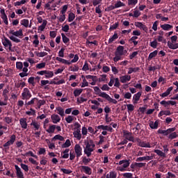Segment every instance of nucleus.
Returning a JSON list of instances; mask_svg holds the SVG:
<instances>
[{
  "mask_svg": "<svg viewBox=\"0 0 178 178\" xmlns=\"http://www.w3.org/2000/svg\"><path fill=\"white\" fill-rule=\"evenodd\" d=\"M31 126L33 127L32 129H33V131H38L40 128V123L36 122L35 120H32V122H31Z\"/></svg>",
  "mask_w": 178,
  "mask_h": 178,
  "instance_id": "ddd939ff",
  "label": "nucleus"
},
{
  "mask_svg": "<svg viewBox=\"0 0 178 178\" xmlns=\"http://www.w3.org/2000/svg\"><path fill=\"white\" fill-rule=\"evenodd\" d=\"M24 156H32V157H33L35 159H38V156L35 155V154H33V152H31V151H29V152L25 153V155H24Z\"/></svg>",
  "mask_w": 178,
  "mask_h": 178,
  "instance_id": "6e6d98bb",
  "label": "nucleus"
},
{
  "mask_svg": "<svg viewBox=\"0 0 178 178\" xmlns=\"http://www.w3.org/2000/svg\"><path fill=\"white\" fill-rule=\"evenodd\" d=\"M123 136L127 140H129L133 143L136 142L134 137L132 136V133H130L128 131H123Z\"/></svg>",
  "mask_w": 178,
  "mask_h": 178,
  "instance_id": "0eeeda50",
  "label": "nucleus"
},
{
  "mask_svg": "<svg viewBox=\"0 0 178 178\" xmlns=\"http://www.w3.org/2000/svg\"><path fill=\"white\" fill-rule=\"evenodd\" d=\"M122 176L124 178H134L133 174L132 173H129V172L124 173V174H122Z\"/></svg>",
  "mask_w": 178,
  "mask_h": 178,
  "instance_id": "e2e57ef3",
  "label": "nucleus"
},
{
  "mask_svg": "<svg viewBox=\"0 0 178 178\" xmlns=\"http://www.w3.org/2000/svg\"><path fill=\"white\" fill-rule=\"evenodd\" d=\"M46 66V63H40L39 64H36V69H43Z\"/></svg>",
  "mask_w": 178,
  "mask_h": 178,
  "instance_id": "8fccbe9b",
  "label": "nucleus"
},
{
  "mask_svg": "<svg viewBox=\"0 0 178 178\" xmlns=\"http://www.w3.org/2000/svg\"><path fill=\"white\" fill-rule=\"evenodd\" d=\"M46 75H44V77H46V79H50L52 78L54 76V72L53 71H47L46 70Z\"/></svg>",
  "mask_w": 178,
  "mask_h": 178,
  "instance_id": "4c0bfd02",
  "label": "nucleus"
},
{
  "mask_svg": "<svg viewBox=\"0 0 178 178\" xmlns=\"http://www.w3.org/2000/svg\"><path fill=\"white\" fill-rule=\"evenodd\" d=\"M60 170L62 171L64 174H66V175H70L72 172V170L64 169V168H60Z\"/></svg>",
  "mask_w": 178,
  "mask_h": 178,
  "instance_id": "0e129e2a",
  "label": "nucleus"
},
{
  "mask_svg": "<svg viewBox=\"0 0 178 178\" xmlns=\"http://www.w3.org/2000/svg\"><path fill=\"white\" fill-rule=\"evenodd\" d=\"M9 33L13 35H8V38L11 40V41L15 42V43H19L21 42L20 39L17 38V37L22 38L23 37V30L22 29H19L18 31L15 30H10Z\"/></svg>",
  "mask_w": 178,
  "mask_h": 178,
  "instance_id": "f03ea898",
  "label": "nucleus"
},
{
  "mask_svg": "<svg viewBox=\"0 0 178 178\" xmlns=\"http://www.w3.org/2000/svg\"><path fill=\"white\" fill-rule=\"evenodd\" d=\"M73 120H74L73 116L69 115L67 118H65V121L68 124H71L73 122Z\"/></svg>",
  "mask_w": 178,
  "mask_h": 178,
  "instance_id": "5fc2aeb1",
  "label": "nucleus"
},
{
  "mask_svg": "<svg viewBox=\"0 0 178 178\" xmlns=\"http://www.w3.org/2000/svg\"><path fill=\"white\" fill-rule=\"evenodd\" d=\"M21 24L25 28H28L29 25V20L28 19H23L21 20Z\"/></svg>",
  "mask_w": 178,
  "mask_h": 178,
  "instance_id": "72a5a7b5",
  "label": "nucleus"
},
{
  "mask_svg": "<svg viewBox=\"0 0 178 178\" xmlns=\"http://www.w3.org/2000/svg\"><path fill=\"white\" fill-rule=\"evenodd\" d=\"M131 79V75H122V76H120V81L122 83H125L127 81H130Z\"/></svg>",
  "mask_w": 178,
  "mask_h": 178,
  "instance_id": "f8f14e48",
  "label": "nucleus"
},
{
  "mask_svg": "<svg viewBox=\"0 0 178 178\" xmlns=\"http://www.w3.org/2000/svg\"><path fill=\"white\" fill-rule=\"evenodd\" d=\"M94 91L96 92L97 95L100 97H103L102 96L103 94H106V92H102L99 88L97 86L94 88Z\"/></svg>",
  "mask_w": 178,
  "mask_h": 178,
  "instance_id": "c85d7f7f",
  "label": "nucleus"
},
{
  "mask_svg": "<svg viewBox=\"0 0 178 178\" xmlns=\"http://www.w3.org/2000/svg\"><path fill=\"white\" fill-rule=\"evenodd\" d=\"M154 152L156 153L159 156L162 157L163 159L166 158V154L160 149H154Z\"/></svg>",
  "mask_w": 178,
  "mask_h": 178,
  "instance_id": "a878e982",
  "label": "nucleus"
},
{
  "mask_svg": "<svg viewBox=\"0 0 178 178\" xmlns=\"http://www.w3.org/2000/svg\"><path fill=\"white\" fill-rule=\"evenodd\" d=\"M122 54H117L115 53V57H113V60L115 63L118 62L119 60H122Z\"/></svg>",
  "mask_w": 178,
  "mask_h": 178,
  "instance_id": "c9c22d12",
  "label": "nucleus"
},
{
  "mask_svg": "<svg viewBox=\"0 0 178 178\" xmlns=\"http://www.w3.org/2000/svg\"><path fill=\"white\" fill-rule=\"evenodd\" d=\"M97 129L108 131H110V132L113 131V129L110 126L99 125V126L97 127Z\"/></svg>",
  "mask_w": 178,
  "mask_h": 178,
  "instance_id": "f3484780",
  "label": "nucleus"
},
{
  "mask_svg": "<svg viewBox=\"0 0 178 178\" xmlns=\"http://www.w3.org/2000/svg\"><path fill=\"white\" fill-rule=\"evenodd\" d=\"M119 25H120L119 22H115L113 25H111V26L109 27V31H114V30L117 29L118 28Z\"/></svg>",
  "mask_w": 178,
  "mask_h": 178,
  "instance_id": "e433bc0d",
  "label": "nucleus"
},
{
  "mask_svg": "<svg viewBox=\"0 0 178 178\" xmlns=\"http://www.w3.org/2000/svg\"><path fill=\"white\" fill-rule=\"evenodd\" d=\"M118 164L121 165L119 168V170L122 172L125 170V168H128L130 165V162L127 160H122L119 161Z\"/></svg>",
  "mask_w": 178,
  "mask_h": 178,
  "instance_id": "423d86ee",
  "label": "nucleus"
},
{
  "mask_svg": "<svg viewBox=\"0 0 178 178\" xmlns=\"http://www.w3.org/2000/svg\"><path fill=\"white\" fill-rule=\"evenodd\" d=\"M176 131V128H170L167 130H163L161 129H159L157 132L159 134H163L164 136H168V139L173 140L178 137V135L176 132H174Z\"/></svg>",
  "mask_w": 178,
  "mask_h": 178,
  "instance_id": "f257e3e1",
  "label": "nucleus"
},
{
  "mask_svg": "<svg viewBox=\"0 0 178 178\" xmlns=\"http://www.w3.org/2000/svg\"><path fill=\"white\" fill-rule=\"evenodd\" d=\"M73 136L74 138H76L78 140H80L82 138L81 134H79L78 132H73Z\"/></svg>",
  "mask_w": 178,
  "mask_h": 178,
  "instance_id": "3c124183",
  "label": "nucleus"
},
{
  "mask_svg": "<svg viewBox=\"0 0 178 178\" xmlns=\"http://www.w3.org/2000/svg\"><path fill=\"white\" fill-rule=\"evenodd\" d=\"M19 124H21V128H22L24 129H26L27 127H28L26 118L19 119Z\"/></svg>",
  "mask_w": 178,
  "mask_h": 178,
  "instance_id": "dca6fc26",
  "label": "nucleus"
},
{
  "mask_svg": "<svg viewBox=\"0 0 178 178\" xmlns=\"http://www.w3.org/2000/svg\"><path fill=\"white\" fill-rule=\"evenodd\" d=\"M38 100V98H33L31 99V101L28 102V103H26V105L31 106V105H33L35 103L37 104Z\"/></svg>",
  "mask_w": 178,
  "mask_h": 178,
  "instance_id": "864d4df0",
  "label": "nucleus"
},
{
  "mask_svg": "<svg viewBox=\"0 0 178 178\" xmlns=\"http://www.w3.org/2000/svg\"><path fill=\"white\" fill-rule=\"evenodd\" d=\"M102 98L106 99L109 103H112L113 104H118V101H116L115 99H112L107 94H102Z\"/></svg>",
  "mask_w": 178,
  "mask_h": 178,
  "instance_id": "9b49d317",
  "label": "nucleus"
},
{
  "mask_svg": "<svg viewBox=\"0 0 178 178\" xmlns=\"http://www.w3.org/2000/svg\"><path fill=\"white\" fill-rule=\"evenodd\" d=\"M134 25H135L136 27H137V28H138L140 29H142L145 33H147L148 27L146 25L143 24L142 22H135Z\"/></svg>",
  "mask_w": 178,
  "mask_h": 178,
  "instance_id": "6e6552de",
  "label": "nucleus"
},
{
  "mask_svg": "<svg viewBox=\"0 0 178 178\" xmlns=\"http://www.w3.org/2000/svg\"><path fill=\"white\" fill-rule=\"evenodd\" d=\"M141 96H142V92H138L136 95H134L133 100L134 101V104L138 103V102L140 100Z\"/></svg>",
  "mask_w": 178,
  "mask_h": 178,
  "instance_id": "a211bd4d",
  "label": "nucleus"
},
{
  "mask_svg": "<svg viewBox=\"0 0 178 178\" xmlns=\"http://www.w3.org/2000/svg\"><path fill=\"white\" fill-rule=\"evenodd\" d=\"M53 140H58L60 141H63L64 137L61 136L60 135H56L54 136V138H53Z\"/></svg>",
  "mask_w": 178,
  "mask_h": 178,
  "instance_id": "680f3d73",
  "label": "nucleus"
},
{
  "mask_svg": "<svg viewBox=\"0 0 178 178\" xmlns=\"http://www.w3.org/2000/svg\"><path fill=\"white\" fill-rule=\"evenodd\" d=\"M74 152L76 155V158L79 159L82 155V148L81 147L76 144L74 146Z\"/></svg>",
  "mask_w": 178,
  "mask_h": 178,
  "instance_id": "9d476101",
  "label": "nucleus"
},
{
  "mask_svg": "<svg viewBox=\"0 0 178 178\" xmlns=\"http://www.w3.org/2000/svg\"><path fill=\"white\" fill-rule=\"evenodd\" d=\"M120 85L121 84L119 78H115L114 86L119 88L120 87Z\"/></svg>",
  "mask_w": 178,
  "mask_h": 178,
  "instance_id": "bf43d9fd",
  "label": "nucleus"
},
{
  "mask_svg": "<svg viewBox=\"0 0 178 178\" xmlns=\"http://www.w3.org/2000/svg\"><path fill=\"white\" fill-rule=\"evenodd\" d=\"M21 96H22V100H29L31 98L32 95L28 88H24Z\"/></svg>",
  "mask_w": 178,
  "mask_h": 178,
  "instance_id": "20e7f679",
  "label": "nucleus"
},
{
  "mask_svg": "<svg viewBox=\"0 0 178 178\" xmlns=\"http://www.w3.org/2000/svg\"><path fill=\"white\" fill-rule=\"evenodd\" d=\"M56 60L65 65H71V63H70V61H68L67 60H65V58H60V57H56Z\"/></svg>",
  "mask_w": 178,
  "mask_h": 178,
  "instance_id": "5701e85b",
  "label": "nucleus"
},
{
  "mask_svg": "<svg viewBox=\"0 0 178 178\" xmlns=\"http://www.w3.org/2000/svg\"><path fill=\"white\" fill-rule=\"evenodd\" d=\"M159 122L158 120H156L154 122H150L149 126L152 129H157L159 127Z\"/></svg>",
  "mask_w": 178,
  "mask_h": 178,
  "instance_id": "6ab92c4d",
  "label": "nucleus"
},
{
  "mask_svg": "<svg viewBox=\"0 0 178 178\" xmlns=\"http://www.w3.org/2000/svg\"><path fill=\"white\" fill-rule=\"evenodd\" d=\"M57 113L61 116V117H65V111L64 109L62 107H57L56 108Z\"/></svg>",
  "mask_w": 178,
  "mask_h": 178,
  "instance_id": "c756f323",
  "label": "nucleus"
},
{
  "mask_svg": "<svg viewBox=\"0 0 178 178\" xmlns=\"http://www.w3.org/2000/svg\"><path fill=\"white\" fill-rule=\"evenodd\" d=\"M15 170H17V178H24V174L22 172L21 168L17 165H15Z\"/></svg>",
  "mask_w": 178,
  "mask_h": 178,
  "instance_id": "2eb2a0df",
  "label": "nucleus"
},
{
  "mask_svg": "<svg viewBox=\"0 0 178 178\" xmlns=\"http://www.w3.org/2000/svg\"><path fill=\"white\" fill-rule=\"evenodd\" d=\"M168 47L170 49H177L178 43H170V42H168Z\"/></svg>",
  "mask_w": 178,
  "mask_h": 178,
  "instance_id": "cd10ccee",
  "label": "nucleus"
},
{
  "mask_svg": "<svg viewBox=\"0 0 178 178\" xmlns=\"http://www.w3.org/2000/svg\"><path fill=\"white\" fill-rule=\"evenodd\" d=\"M83 89H76L74 90L73 94L75 97H79L83 92Z\"/></svg>",
  "mask_w": 178,
  "mask_h": 178,
  "instance_id": "f704fd0d",
  "label": "nucleus"
},
{
  "mask_svg": "<svg viewBox=\"0 0 178 178\" xmlns=\"http://www.w3.org/2000/svg\"><path fill=\"white\" fill-rule=\"evenodd\" d=\"M117 174L115 172H110L106 175V178H116Z\"/></svg>",
  "mask_w": 178,
  "mask_h": 178,
  "instance_id": "ea45409f",
  "label": "nucleus"
},
{
  "mask_svg": "<svg viewBox=\"0 0 178 178\" xmlns=\"http://www.w3.org/2000/svg\"><path fill=\"white\" fill-rule=\"evenodd\" d=\"M51 120L53 123L57 124L60 122V118L58 115H51Z\"/></svg>",
  "mask_w": 178,
  "mask_h": 178,
  "instance_id": "bb28decb",
  "label": "nucleus"
},
{
  "mask_svg": "<svg viewBox=\"0 0 178 178\" xmlns=\"http://www.w3.org/2000/svg\"><path fill=\"white\" fill-rule=\"evenodd\" d=\"M118 38L119 35L118 33L115 32L114 34L108 39V44H112Z\"/></svg>",
  "mask_w": 178,
  "mask_h": 178,
  "instance_id": "b1692460",
  "label": "nucleus"
},
{
  "mask_svg": "<svg viewBox=\"0 0 178 178\" xmlns=\"http://www.w3.org/2000/svg\"><path fill=\"white\" fill-rule=\"evenodd\" d=\"M57 19H58V21L60 22V23H63L65 19H66V16H65V14H61L60 15L59 17H57Z\"/></svg>",
  "mask_w": 178,
  "mask_h": 178,
  "instance_id": "a18cd8bd",
  "label": "nucleus"
},
{
  "mask_svg": "<svg viewBox=\"0 0 178 178\" xmlns=\"http://www.w3.org/2000/svg\"><path fill=\"white\" fill-rule=\"evenodd\" d=\"M91 161L92 159H87L86 157H83V159H82L83 163L86 165H87Z\"/></svg>",
  "mask_w": 178,
  "mask_h": 178,
  "instance_id": "4d7b16f0",
  "label": "nucleus"
},
{
  "mask_svg": "<svg viewBox=\"0 0 178 178\" xmlns=\"http://www.w3.org/2000/svg\"><path fill=\"white\" fill-rule=\"evenodd\" d=\"M127 108L128 112L134 111V106L133 104H127Z\"/></svg>",
  "mask_w": 178,
  "mask_h": 178,
  "instance_id": "052dcab7",
  "label": "nucleus"
},
{
  "mask_svg": "<svg viewBox=\"0 0 178 178\" xmlns=\"http://www.w3.org/2000/svg\"><path fill=\"white\" fill-rule=\"evenodd\" d=\"M89 70H90L89 64H88V61H85L84 65L82 67V70L83 72H86V71H88Z\"/></svg>",
  "mask_w": 178,
  "mask_h": 178,
  "instance_id": "79ce46f5",
  "label": "nucleus"
},
{
  "mask_svg": "<svg viewBox=\"0 0 178 178\" xmlns=\"http://www.w3.org/2000/svg\"><path fill=\"white\" fill-rule=\"evenodd\" d=\"M127 1H128V6H135L138 2V0H127Z\"/></svg>",
  "mask_w": 178,
  "mask_h": 178,
  "instance_id": "09e8293b",
  "label": "nucleus"
},
{
  "mask_svg": "<svg viewBox=\"0 0 178 178\" xmlns=\"http://www.w3.org/2000/svg\"><path fill=\"white\" fill-rule=\"evenodd\" d=\"M1 18L3 20L6 25H8V19L7 15H1Z\"/></svg>",
  "mask_w": 178,
  "mask_h": 178,
  "instance_id": "13d9d810",
  "label": "nucleus"
},
{
  "mask_svg": "<svg viewBox=\"0 0 178 178\" xmlns=\"http://www.w3.org/2000/svg\"><path fill=\"white\" fill-rule=\"evenodd\" d=\"M15 140H16V136L15 134H13V136L10 137V140H8L6 144L3 145L5 149L6 150L9 149L10 146L13 145Z\"/></svg>",
  "mask_w": 178,
  "mask_h": 178,
  "instance_id": "39448f33",
  "label": "nucleus"
},
{
  "mask_svg": "<svg viewBox=\"0 0 178 178\" xmlns=\"http://www.w3.org/2000/svg\"><path fill=\"white\" fill-rule=\"evenodd\" d=\"M3 44L6 49H8V50L11 51L13 44H12L10 40H9V39L8 38H6V37L4 38V40H3Z\"/></svg>",
  "mask_w": 178,
  "mask_h": 178,
  "instance_id": "1a4fd4ad",
  "label": "nucleus"
},
{
  "mask_svg": "<svg viewBox=\"0 0 178 178\" xmlns=\"http://www.w3.org/2000/svg\"><path fill=\"white\" fill-rule=\"evenodd\" d=\"M160 104H161L162 106H163L166 109H169L170 108V103L169 101L166 102L165 100L161 101L160 102Z\"/></svg>",
  "mask_w": 178,
  "mask_h": 178,
  "instance_id": "58836bf2",
  "label": "nucleus"
},
{
  "mask_svg": "<svg viewBox=\"0 0 178 178\" xmlns=\"http://www.w3.org/2000/svg\"><path fill=\"white\" fill-rule=\"evenodd\" d=\"M70 146H71V142H70V140L67 139L66 140L65 143L61 145V147L67 148V147H69Z\"/></svg>",
  "mask_w": 178,
  "mask_h": 178,
  "instance_id": "a19ab883",
  "label": "nucleus"
},
{
  "mask_svg": "<svg viewBox=\"0 0 178 178\" xmlns=\"http://www.w3.org/2000/svg\"><path fill=\"white\" fill-rule=\"evenodd\" d=\"M76 16H75V14L72 12H70L69 14H68V22H72L74 20Z\"/></svg>",
  "mask_w": 178,
  "mask_h": 178,
  "instance_id": "7c9ffc66",
  "label": "nucleus"
},
{
  "mask_svg": "<svg viewBox=\"0 0 178 178\" xmlns=\"http://www.w3.org/2000/svg\"><path fill=\"white\" fill-rule=\"evenodd\" d=\"M56 130V125H50L49 127V129L46 130V131L49 134H54Z\"/></svg>",
  "mask_w": 178,
  "mask_h": 178,
  "instance_id": "2f4dec72",
  "label": "nucleus"
},
{
  "mask_svg": "<svg viewBox=\"0 0 178 178\" xmlns=\"http://www.w3.org/2000/svg\"><path fill=\"white\" fill-rule=\"evenodd\" d=\"M81 169L83 170V172H85L86 174L90 175L92 174V169L88 166H81Z\"/></svg>",
  "mask_w": 178,
  "mask_h": 178,
  "instance_id": "4be33fe9",
  "label": "nucleus"
},
{
  "mask_svg": "<svg viewBox=\"0 0 178 178\" xmlns=\"http://www.w3.org/2000/svg\"><path fill=\"white\" fill-rule=\"evenodd\" d=\"M4 121H5L7 124H10L12 123V122H13L12 118H10V117H6L5 119H4Z\"/></svg>",
  "mask_w": 178,
  "mask_h": 178,
  "instance_id": "774afa93",
  "label": "nucleus"
},
{
  "mask_svg": "<svg viewBox=\"0 0 178 178\" xmlns=\"http://www.w3.org/2000/svg\"><path fill=\"white\" fill-rule=\"evenodd\" d=\"M124 6H125V4L123 3V2H122L121 1H118L117 3H115V8H118L124 7Z\"/></svg>",
  "mask_w": 178,
  "mask_h": 178,
  "instance_id": "49530a36",
  "label": "nucleus"
},
{
  "mask_svg": "<svg viewBox=\"0 0 178 178\" xmlns=\"http://www.w3.org/2000/svg\"><path fill=\"white\" fill-rule=\"evenodd\" d=\"M61 37H62V41L63 42L66 44L68 45L69 42H70V38L68 37H67L65 35V34L64 33H61Z\"/></svg>",
  "mask_w": 178,
  "mask_h": 178,
  "instance_id": "412c9836",
  "label": "nucleus"
},
{
  "mask_svg": "<svg viewBox=\"0 0 178 178\" xmlns=\"http://www.w3.org/2000/svg\"><path fill=\"white\" fill-rule=\"evenodd\" d=\"M157 46H158V42H157L156 39L153 40V42H150V47L152 48L156 49Z\"/></svg>",
  "mask_w": 178,
  "mask_h": 178,
  "instance_id": "de8ad7c7",
  "label": "nucleus"
},
{
  "mask_svg": "<svg viewBox=\"0 0 178 178\" xmlns=\"http://www.w3.org/2000/svg\"><path fill=\"white\" fill-rule=\"evenodd\" d=\"M115 81V78L114 77V75H111L110 78V81L108 82V85L109 87H113L114 83Z\"/></svg>",
  "mask_w": 178,
  "mask_h": 178,
  "instance_id": "37998d69",
  "label": "nucleus"
},
{
  "mask_svg": "<svg viewBox=\"0 0 178 178\" xmlns=\"http://www.w3.org/2000/svg\"><path fill=\"white\" fill-rule=\"evenodd\" d=\"M159 51L158 50H154V51H152V53H149V56H148V60H152L154 58L156 57V56L158 55Z\"/></svg>",
  "mask_w": 178,
  "mask_h": 178,
  "instance_id": "393cba45",
  "label": "nucleus"
},
{
  "mask_svg": "<svg viewBox=\"0 0 178 178\" xmlns=\"http://www.w3.org/2000/svg\"><path fill=\"white\" fill-rule=\"evenodd\" d=\"M159 24V20H156L155 22H154L152 29L154 31H156L158 30Z\"/></svg>",
  "mask_w": 178,
  "mask_h": 178,
  "instance_id": "c03bdc74",
  "label": "nucleus"
},
{
  "mask_svg": "<svg viewBox=\"0 0 178 178\" xmlns=\"http://www.w3.org/2000/svg\"><path fill=\"white\" fill-rule=\"evenodd\" d=\"M87 101H88L87 99H83V97L77 98V99H76V102L79 104H82V103L86 102Z\"/></svg>",
  "mask_w": 178,
  "mask_h": 178,
  "instance_id": "338daca9",
  "label": "nucleus"
},
{
  "mask_svg": "<svg viewBox=\"0 0 178 178\" xmlns=\"http://www.w3.org/2000/svg\"><path fill=\"white\" fill-rule=\"evenodd\" d=\"M86 147L84 148V154L90 157L92 155V152H94V148L95 147V144L92 140H89V141L84 142Z\"/></svg>",
  "mask_w": 178,
  "mask_h": 178,
  "instance_id": "7ed1b4c3",
  "label": "nucleus"
},
{
  "mask_svg": "<svg viewBox=\"0 0 178 178\" xmlns=\"http://www.w3.org/2000/svg\"><path fill=\"white\" fill-rule=\"evenodd\" d=\"M21 168H22V170H24L25 172H28L29 169V166L26 164H23L21 163Z\"/></svg>",
  "mask_w": 178,
  "mask_h": 178,
  "instance_id": "69168bd1",
  "label": "nucleus"
},
{
  "mask_svg": "<svg viewBox=\"0 0 178 178\" xmlns=\"http://www.w3.org/2000/svg\"><path fill=\"white\" fill-rule=\"evenodd\" d=\"M48 55V53H46V51H40V53H37L36 56L39 58H43Z\"/></svg>",
  "mask_w": 178,
  "mask_h": 178,
  "instance_id": "603ef678",
  "label": "nucleus"
},
{
  "mask_svg": "<svg viewBox=\"0 0 178 178\" xmlns=\"http://www.w3.org/2000/svg\"><path fill=\"white\" fill-rule=\"evenodd\" d=\"M160 27L163 30V31H169L171 29H173V25H171L170 24H161Z\"/></svg>",
  "mask_w": 178,
  "mask_h": 178,
  "instance_id": "4468645a",
  "label": "nucleus"
},
{
  "mask_svg": "<svg viewBox=\"0 0 178 178\" xmlns=\"http://www.w3.org/2000/svg\"><path fill=\"white\" fill-rule=\"evenodd\" d=\"M124 46H118L115 51V54H117L118 55H124Z\"/></svg>",
  "mask_w": 178,
  "mask_h": 178,
  "instance_id": "aec40b11",
  "label": "nucleus"
},
{
  "mask_svg": "<svg viewBox=\"0 0 178 178\" xmlns=\"http://www.w3.org/2000/svg\"><path fill=\"white\" fill-rule=\"evenodd\" d=\"M45 104H46V102L44 100H38V102H36V105L38 106L36 109H40L41 108V106L44 105Z\"/></svg>",
  "mask_w": 178,
  "mask_h": 178,
  "instance_id": "473e14b6",
  "label": "nucleus"
}]
</instances>
